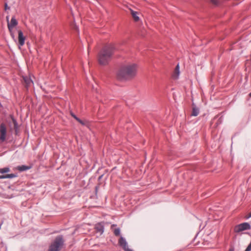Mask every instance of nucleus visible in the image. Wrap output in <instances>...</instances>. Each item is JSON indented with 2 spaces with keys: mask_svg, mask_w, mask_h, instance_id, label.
<instances>
[{
  "mask_svg": "<svg viewBox=\"0 0 251 251\" xmlns=\"http://www.w3.org/2000/svg\"><path fill=\"white\" fill-rule=\"evenodd\" d=\"M9 171H10V169L8 167H5L3 168L0 169V173H1V174L8 173Z\"/></svg>",
  "mask_w": 251,
  "mask_h": 251,
  "instance_id": "obj_15",
  "label": "nucleus"
},
{
  "mask_svg": "<svg viewBox=\"0 0 251 251\" xmlns=\"http://www.w3.org/2000/svg\"><path fill=\"white\" fill-rule=\"evenodd\" d=\"M251 251V242L248 246L247 248L245 251Z\"/></svg>",
  "mask_w": 251,
  "mask_h": 251,
  "instance_id": "obj_19",
  "label": "nucleus"
},
{
  "mask_svg": "<svg viewBox=\"0 0 251 251\" xmlns=\"http://www.w3.org/2000/svg\"><path fill=\"white\" fill-rule=\"evenodd\" d=\"M25 37L23 35L22 30L18 31V41L19 44L20 46H23L25 44Z\"/></svg>",
  "mask_w": 251,
  "mask_h": 251,
  "instance_id": "obj_8",
  "label": "nucleus"
},
{
  "mask_svg": "<svg viewBox=\"0 0 251 251\" xmlns=\"http://www.w3.org/2000/svg\"><path fill=\"white\" fill-rule=\"evenodd\" d=\"M95 228L97 232L102 234L104 232V226L101 223H99L95 225Z\"/></svg>",
  "mask_w": 251,
  "mask_h": 251,
  "instance_id": "obj_9",
  "label": "nucleus"
},
{
  "mask_svg": "<svg viewBox=\"0 0 251 251\" xmlns=\"http://www.w3.org/2000/svg\"><path fill=\"white\" fill-rule=\"evenodd\" d=\"M98 187H96V191H97Z\"/></svg>",
  "mask_w": 251,
  "mask_h": 251,
  "instance_id": "obj_27",
  "label": "nucleus"
},
{
  "mask_svg": "<svg viewBox=\"0 0 251 251\" xmlns=\"http://www.w3.org/2000/svg\"><path fill=\"white\" fill-rule=\"evenodd\" d=\"M0 140L1 142H3L5 140L6 134V127L3 124H1L0 126Z\"/></svg>",
  "mask_w": 251,
  "mask_h": 251,
  "instance_id": "obj_6",
  "label": "nucleus"
},
{
  "mask_svg": "<svg viewBox=\"0 0 251 251\" xmlns=\"http://www.w3.org/2000/svg\"><path fill=\"white\" fill-rule=\"evenodd\" d=\"M64 240L62 235L57 236L50 244L48 251H60L62 248Z\"/></svg>",
  "mask_w": 251,
  "mask_h": 251,
  "instance_id": "obj_3",
  "label": "nucleus"
},
{
  "mask_svg": "<svg viewBox=\"0 0 251 251\" xmlns=\"http://www.w3.org/2000/svg\"><path fill=\"white\" fill-rule=\"evenodd\" d=\"M18 25V21L15 18V16H13L11 19V21L10 23L8 22L7 26L8 28L10 31L11 32V31L13 30L14 27Z\"/></svg>",
  "mask_w": 251,
  "mask_h": 251,
  "instance_id": "obj_7",
  "label": "nucleus"
},
{
  "mask_svg": "<svg viewBox=\"0 0 251 251\" xmlns=\"http://www.w3.org/2000/svg\"><path fill=\"white\" fill-rule=\"evenodd\" d=\"M251 229V226L249 223L245 222L235 226L234 227V231L236 233H240L242 231Z\"/></svg>",
  "mask_w": 251,
  "mask_h": 251,
  "instance_id": "obj_4",
  "label": "nucleus"
},
{
  "mask_svg": "<svg viewBox=\"0 0 251 251\" xmlns=\"http://www.w3.org/2000/svg\"><path fill=\"white\" fill-rule=\"evenodd\" d=\"M23 79H24V82H25V83L26 85V87H28L32 83V81L31 80V79L27 76L24 77Z\"/></svg>",
  "mask_w": 251,
  "mask_h": 251,
  "instance_id": "obj_13",
  "label": "nucleus"
},
{
  "mask_svg": "<svg viewBox=\"0 0 251 251\" xmlns=\"http://www.w3.org/2000/svg\"><path fill=\"white\" fill-rule=\"evenodd\" d=\"M71 114V116L74 119H75L77 121H78L80 124H81L82 125H85L84 123L81 120H80L79 118H78L77 117H76V115H75L74 113H72Z\"/></svg>",
  "mask_w": 251,
  "mask_h": 251,
  "instance_id": "obj_14",
  "label": "nucleus"
},
{
  "mask_svg": "<svg viewBox=\"0 0 251 251\" xmlns=\"http://www.w3.org/2000/svg\"><path fill=\"white\" fill-rule=\"evenodd\" d=\"M16 176L14 174L0 175V179L12 178Z\"/></svg>",
  "mask_w": 251,
  "mask_h": 251,
  "instance_id": "obj_11",
  "label": "nucleus"
},
{
  "mask_svg": "<svg viewBox=\"0 0 251 251\" xmlns=\"http://www.w3.org/2000/svg\"><path fill=\"white\" fill-rule=\"evenodd\" d=\"M8 18H8V17L7 16V17H6V19H7V21H8Z\"/></svg>",
  "mask_w": 251,
  "mask_h": 251,
  "instance_id": "obj_25",
  "label": "nucleus"
},
{
  "mask_svg": "<svg viewBox=\"0 0 251 251\" xmlns=\"http://www.w3.org/2000/svg\"><path fill=\"white\" fill-rule=\"evenodd\" d=\"M131 14H132V15L133 18L134 19L135 21H138L139 20V17H138L137 16V13L136 12L132 11H131Z\"/></svg>",
  "mask_w": 251,
  "mask_h": 251,
  "instance_id": "obj_16",
  "label": "nucleus"
},
{
  "mask_svg": "<svg viewBox=\"0 0 251 251\" xmlns=\"http://www.w3.org/2000/svg\"><path fill=\"white\" fill-rule=\"evenodd\" d=\"M10 7L8 6L7 3H5V10L9 9Z\"/></svg>",
  "mask_w": 251,
  "mask_h": 251,
  "instance_id": "obj_22",
  "label": "nucleus"
},
{
  "mask_svg": "<svg viewBox=\"0 0 251 251\" xmlns=\"http://www.w3.org/2000/svg\"><path fill=\"white\" fill-rule=\"evenodd\" d=\"M119 244L125 251H132L128 249L126 239L122 236H121L119 239Z\"/></svg>",
  "mask_w": 251,
  "mask_h": 251,
  "instance_id": "obj_5",
  "label": "nucleus"
},
{
  "mask_svg": "<svg viewBox=\"0 0 251 251\" xmlns=\"http://www.w3.org/2000/svg\"><path fill=\"white\" fill-rule=\"evenodd\" d=\"M175 71L176 73L177 74V75H178L179 74L178 64H177V65L176 66Z\"/></svg>",
  "mask_w": 251,
  "mask_h": 251,
  "instance_id": "obj_18",
  "label": "nucleus"
},
{
  "mask_svg": "<svg viewBox=\"0 0 251 251\" xmlns=\"http://www.w3.org/2000/svg\"><path fill=\"white\" fill-rule=\"evenodd\" d=\"M138 65L136 63L122 65L116 73V78L121 81H129L135 78L137 74Z\"/></svg>",
  "mask_w": 251,
  "mask_h": 251,
  "instance_id": "obj_1",
  "label": "nucleus"
},
{
  "mask_svg": "<svg viewBox=\"0 0 251 251\" xmlns=\"http://www.w3.org/2000/svg\"><path fill=\"white\" fill-rule=\"evenodd\" d=\"M234 251V249L233 247H231L230 248V249H229V251Z\"/></svg>",
  "mask_w": 251,
  "mask_h": 251,
  "instance_id": "obj_23",
  "label": "nucleus"
},
{
  "mask_svg": "<svg viewBox=\"0 0 251 251\" xmlns=\"http://www.w3.org/2000/svg\"><path fill=\"white\" fill-rule=\"evenodd\" d=\"M115 49V47L113 44L104 46L99 53L98 61L100 64L101 65H107L110 61Z\"/></svg>",
  "mask_w": 251,
  "mask_h": 251,
  "instance_id": "obj_2",
  "label": "nucleus"
},
{
  "mask_svg": "<svg viewBox=\"0 0 251 251\" xmlns=\"http://www.w3.org/2000/svg\"><path fill=\"white\" fill-rule=\"evenodd\" d=\"M11 36L14 38V35L13 33L12 32V30L11 31V32H10Z\"/></svg>",
  "mask_w": 251,
  "mask_h": 251,
  "instance_id": "obj_24",
  "label": "nucleus"
},
{
  "mask_svg": "<svg viewBox=\"0 0 251 251\" xmlns=\"http://www.w3.org/2000/svg\"><path fill=\"white\" fill-rule=\"evenodd\" d=\"M251 218V212L247 214L245 217V218L246 219H249V218Z\"/></svg>",
  "mask_w": 251,
  "mask_h": 251,
  "instance_id": "obj_21",
  "label": "nucleus"
},
{
  "mask_svg": "<svg viewBox=\"0 0 251 251\" xmlns=\"http://www.w3.org/2000/svg\"><path fill=\"white\" fill-rule=\"evenodd\" d=\"M114 233L116 236H119L120 234V229L119 228H116L114 230Z\"/></svg>",
  "mask_w": 251,
  "mask_h": 251,
  "instance_id": "obj_17",
  "label": "nucleus"
},
{
  "mask_svg": "<svg viewBox=\"0 0 251 251\" xmlns=\"http://www.w3.org/2000/svg\"><path fill=\"white\" fill-rule=\"evenodd\" d=\"M249 96L251 97V92L249 94Z\"/></svg>",
  "mask_w": 251,
  "mask_h": 251,
  "instance_id": "obj_26",
  "label": "nucleus"
},
{
  "mask_svg": "<svg viewBox=\"0 0 251 251\" xmlns=\"http://www.w3.org/2000/svg\"><path fill=\"white\" fill-rule=\"evenodd\" d=\"M211 2L215 5H217L218 3V0H211Z\"/></svg>",
  "mask_w": 251,
  "mask_h": 251,
  "instance_id": "obj_20",
  "label": "nucleus"
},
{
  "mask_svg": "<svg viewBox=\"0 0 251 251\" xmlns=\"http://www.w3.org/2000/svg\"><path fill=\"white\" fill-rule=\"evenodd\" d=\"M200 112L199 109L197 108L195 105L193 104V108L192 112L191 113V116H197L199 115Z\"/></svg>",
  "mask_w": 251,
  "mask_h": 251,
  "instance_id": "obj_10",
  "label": "nucleus"
},
{
  "mask_svg": "<svg viewBox=\"0 0 251 251\" xmlns=\"http://www.w3.org/2000/svg\"><path fill=\"white\" fill-rule=\"evenodd\" d=\"M31 167L30 166L26 165L19 166L17 167V169L20 172L25 171L29 170Z\"/></svg>",
  "mask_w": 251,
  "mask_h": 251,
  "instance_id": "obj_12",
  "label": "nucleus"
}]
</instances>
